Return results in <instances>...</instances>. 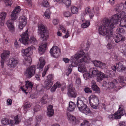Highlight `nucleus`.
I'll use <instances>...</instances> for the list:
<instances>
[{"label": "nucleus", "instance_id": "72a5a7b5", "mask_svg": "<svg viewBox=\"0 0 126 126\" xmlns=\"http://www.w3.org/2000/svg\"><path fill=\"white\" fill-rule=\"evenodd\" d=\"M12 120L8 119L7 118L2 119L1 120V123L2 124L5 125H9L10 126L12 125Z\"/></svg>", "mask_w": 126, "mask_h": 126}, {"label": "nucleus", "instance_id": "9b49d317", "mask_svg": "<svg viewBox=\"0 0 126 126\" xmlns=\"http://www.w3.org/2000/svg\"><path fill=\"white\" fill-rule=\"evenodd\" d=\"M92 71V74L94 75V77L97 76L96 80L98 82L102 81L105 77V74L98 70L96 68H94V70Z\"/></svg>", "mask_w": 126, "mask_h": 126}, {"label": "nucleus", "instance_id": "412c9836", "mask_svg": "<svg viewBox=\"0 0 126 126\" xmlns=\"http://www.w3.org/2000/svg\"><path fill=\"white\" fill-rule=\"evenodd\" d=\"M67 119L74 124H78L80 122L79 120L77 119L75 117L68 112L67 113Z\"/></svg>", "mask_w": 126, "mask_h": 126}, {"label": "nucleus", "instance_id": "603ef678", "mask_svg": "<svg viewBox=\"0 0 126 126\" xmlns=\"http://www.w3.org/2000/svg\"><path fill=\"white\" fill-rule=\"evenodd\" d=\"M25 3L29 7H32V0H25Z\"/></svg>", "mask_w": 126, "mask_h": 126}, {"label": "nucleus", "instance_id": "c85d7f7f", "mask_svg": "<svg viewBox=\"0 0 126 126\" xmlns=\"http://www.w3.org/2000/svg\"><path fill=\"white\" fill-rule=\"evenodd\" d=\"M76 107V105L74 103L70 101L69 103V106L67 108V110L69 111H74Z\"/></svg>", "mask_w": 126, "mask_h": 126}, {"label": "nucleus", "instance_id": "6e6d98bb", "mask_svg": "<svg viewBox=\"0 0 126 126\" xmlns=\"http://www.w3.org/2000/svg\"><path fill=\"white\" fill-rule=\"evenodd\" d=\"M72 66H72V65H70L69 66L68 69V71L66 73V75L67 76H68L71 73L72 71Z\"/></svg>", "mask_w": 126, "mask_h": 126}, {"label": "nucleus", "instance_id": "c03bdc74", "mask_svg": "<svg viewBox=\"0 0 126 126\" xmlns=\"http://www.w3.org/2000/svg\"><path fill=\"white\" fill-rule=\"evenodd\" d=\"M119 116L117 117L116 116V113H115L112 114L108 116V117L110 120H113L114 119H119Z\"/></svg>", "mask_w": 126, "mask_h": 126}, {"label": "nucleus", "instance_id": "3c124183", "mask_svg": "<svg viewBox=\"0 0 126 126\" xmlns=\"http://www.w3.org/2000/svg\"><path fill=\"white\" fill-rule=\"evenodd\" d=\"M42 5L44 7H47L49 6V3L47 0H45L43 1Z\"/></svg>", "mask_w": 126, "mask_h": 126}, {"label": "nucleus", "instance_id": "5fc2aeb1", "mask_svg": "<svg viewBox=\"0 0 126 126\" xmlns=\"http://www.w3.org/2000/svg\"><path fill=\"white\" fill-rule=\"evenodd\" d=\"M99 67L102 69H104L106 68V65L105 63L101 62Z\"/></svg>", "mask_w": 126, "mask_h": 126}, {"label": "nucleus", "instance_id": "58836bf2", "mask_svg": "<svg viewBox=\"0 0 126 126\" xmlns=\"http://www.w3.org/2000/svg\"><path fill=\"white\" fill-rule=\"evenodd\" d=\"M90 25V21L89 20L86 21L85 22L82 24L81 27L82 28H85L88 27Z\"/></svg>", "mask_w": 126, "mask_h": 126}, {"label": "nucleus", "instance_id": "a878e982", "mask_svg": "<svg viewBox=\"0 0 126 126\" xmlns=\"http://www.w3.org/2000/svg\"><path fill=\"white\" fill-rule=\"evenodd\" d=\"M14 120H12V125L10 126H14L15 125L18 124L21 121V116L20 115H17L14 117Z\"/></svg>", "mask_w": 126, "mask_h": 126}, {"label": "nucleus", "instance_id": "0e129e2a", "mask_svg": "<svg viewBox=\"0 0 126 126\" xmlns=\"http://www.w3.org/2000/svg\"><path fill=\"white\" fill-rule=\"evenodd\" d=\"M76 84L78 85H80L81 82L80 79L79 78H77L76 80Z\"/></svg>", "mask_w": 126, "mask_h": 126}, {"label": "nucleus", "instance_id": "bb28decb", "mask_svg": "<svg viewBox=\"0 0 126 126\" xmlns=\"http://www.w3.org/2000/svg\"><path fill=\"white\" fill-rule=\"evenodd\" d=\"M116 43H118L120 41H124L125 39V37L120 34L116 33L115 36H113V38Z\"/></svg>", "mask_w": 126, "mask_h": 126}, {"label": "nucleus", "instance_id": "9d476101", "mask_svg": "<svg viewBox=\"0 0 126 126\" xmlns=\"http://www.w3.org/2000/svg\"><path fill=\"white\" fill-rule=\"evenodd\" d=\"M94 8H93L91 10L88 8H86L83 11V13L81 14V20L83 22L84 21L85 17L86 15L88 14L90 19L92 18L94 16Z\"/></svg>", "mask_w": 126, "mask_h": 126}, {"label": "nucleus", "instance_id": "1a4fd4ad", "mask_svg": "<svg viewBox=\"0 0 126 126\" xmlns=\"http://www.w3.org/2000/svg\"><path fill=\"white\" fill-rule=\"evenodd\" d=\"M89 103L92 108L97 109L99 106V101L97 97L94 95H91L88 98Z\"/></svg>", "mask_w": 126, "mask_h": 126}, {"label": "nucleus", "instance_id": "7c9ffc66", "mask_svg": "<svg viewBox=\"0 0 126 126\" xmlns=\"http://www.w3.org/2000/svg\"><path fill=\"white\" fill-rule=\"evenodd\" d=\"M125 113V110L122 108L120 107L117 111L115 112L116 113V116L117 117H120L119 119L121 118V116L123 115Z\"/></svg>", "mask_w": 126, "mask_h": 126}, {"label": "nucleus", "instance_id": "49530a36", "mask_svg": "<svg viewBox=\"0 0 126 126\" xmlns=\"http://www.w3.org/2000/svg\"><path fill=\"white\" fill-rule=\"evenodd\" d=\"M4 1V3L6 6H11L12 3V0H1Z\"/></svg>", "mask_w": 126, "mask_h": 126}, {"label": "nucleus", "instance_id": "6e6552de", "mask_svg": "<svg viewBox=\"0 0 126 126\" xmlns=\"http://www.w3.org/2000/svg\"><path fill=\"white\" fill-rule=\"evenodd\" d=\"M103 83V85L108 87L107 90L109 92L112 91L114 90L117 91L120 88L118 86L117 81L115 79H114L112 81L108 84L107 83V82L105 81H104Z\"/></svg>", "mask_w": 126, "mask_h": 126}, {"label": "nucleus", "instance_id": "338daca9", "mask_svg": "<svg viewBox=\"0 0 126 126\" xmlns=\"http://www.w3.org/2000/svg\"><path fill=\"white\" fill-rule=\"evenodd\" d=\"M66 86V84L65 83H63L62 84L61 89L62 91H63L64 89L65 88Z\"/></svg>", "mask_w": 126, "mask_h": 126}, {"label": "nucleus", "instance_id": "79ce46f5", "mask_svg": "<svg viewBox=\"0 0 126 126\" xmlns=\"http://www.w3.org/2000/svg\"><path fill=\"white\" fill-rule=\"evenodd\" d=\"M31 106V105L30 103L28 102L25 103L24 107V110L26 111Z\"/></svg>", "mask_w": 126, "mask_h": 126}, {"label": "nucleus", "instance_id": "774afa93", "mask_svg": "<svg viewBox=\"0 0 126 126\" xmlns=\"http://www.w3.org/2000/svg\"><path fill=\"white\" fill-rule=\"evenodd\" d=\"M120 126H126V121L121 122L120 123Z\"/></svg>", "mask_w": 126, "mask_h": 126}, {"label": "nucleus", "instance_id": "052dcab7", "mask_svg": "<svg viewBox=\"0 0 126 126\" xmlns=\"http://www.w3.org/2000/svg\"><path fill=\"white\" fill-rule=\"evenodd\" d=\"M4 44L5 45H6L8 46H10L11 45L10 40L8 39H6L5 40Z\"/></svg>", "mask_w": 126, "mask_h": 126}, {"label": "nucleus", "instance_id": "c9c22d12", "mask_svg": "<svg viewBox=\"0 0 126 126\" xmlns=\"http://www.w3.org/2000/svg\"><path fill=\"white\" fill-rule=\"evenodd\" d=\"M51 14V13L49 10L47 9L45 12L44 17L46 19H49L50 18Z\"/></svg>", "mask_w": 126, "mask_h": 126}, {"label": "nucleus", "instance_id": "f704fd0d", "mask_svg": "<svg viewBox=\"0 0 126 126\" xmlns=\"http://www.w3.org/2000/svg\"><path fill=\"white\" fill-rule=\"evenodd\" d=\"M42 119V116L40 115L37 116L35 119V126H39V124Z\"/></svg>", "mask_w": 126, "mask_h": 126}, {"label": "nucleus", "instance_id": "e433bc0d", "mask_svg": "<svg viewBox=\"0 0 126 126\" xmlns=\"http://www.w3.org/2000/svg\"><path fill=\"white\" fill-rule=\"evenodd\" d=\"M106 75L110 77H112L114 75V72L111 70H106Z\"/></svg>", "mask_w": 126, "mask_h": 126}, {"label": "nucleus", "instance_id": "8fccbe9b", "mask_svg": "<svg viewBox=\"0 0 126 126\" xmlns=\"http://www.w3.org/2000/svg\"><path fill=\"white\" fill-rule=\"evenodd\" d=\"M71 13L68 11L64 12L63 13V15L65 17H69L71 16Z\"/></svg>", "mask_w": 126, "mask_h": 126}, {"label": "nucleus", "instance_id": "c756f323", "mask_svg": "<svg viewBox=\"0 0 126 126\" xmlns=\"http://www.w3.org/2000/svg\"><path fill=\"white\" fill-rule=\"evenodd\" d=\"M91 84L92 88L93 90L95 91L97 93H99L100 90L96 85L95 82L94 80H92L91 82Z\"/></svg>", "mask_w": 126, "mask_h": 126}, {"label": "nucleus", "instance_id": "dca6fc26", "mask_svg": "<svg viewBox=\"0 0 126 126\" xmlns=\"http://www.w3.org/2000/svg\"><path fill=\"white\" fill-rule=\"evenodd\" d=\"M50 52L51 56L52 57L56 58L59 56L60 50L57 47L54 46L52 47Z\"/></svg>", "mask_w": 126, "mask_h": 126}, {"label": "nucleus", "instance_id": "4d7b16f0", "mask_svg": "<svg viewBox=\"0 0 126 126\" xmlns=\"http://www.w3.org/2000/svg\"><path fill=\"white\" fill-rule=\"evenodd\" d=\"M12 104V100L10 99H8L6 101V104L7 105L9 106H11Z\"/></svg>", "mask_w": 126, "mask_h": 126}, {"label": "nucleus", "instance_id": "de8ad7c7", "mask_svg": "<svg viewBox=\"0 0 126 126\" xmlns=\"http://www.w3.org/2000/svg\"><path fill=\"white\" fill-rule=\"evenodd\" d=\"M101 62L100 61L97 60H94L92 61V62L94 65L95 66L97 67H99Z\"/></svg>", "mask_w": 126, "mask_h": 126}, {"label": "nucleus", "instance_id": "2eb2a0df", "mask_svg": "<svg viewBox=\"0 0 126 126\" xmlns=\"http://www.w3.org/2000/svg\"><path fill=\"white\" fill-rule=\"evenodd\" d=\"M18 20V28L19 30L21 31L27 23V18L24 16H22L19 17Z\"/></svg>", "mask_w": 126, "mask_h": 126}, {"label": "nucleus", "instance_id": "b1692460", "mask_svg": "<svg viewBox=\"0 0 126 126\" xmlns=\"http://www.w3.org/2000/svg\"><path fill=\"white\" fill-rule=\"evenodd\" d=\"M94 67L90 68L89 69L88 73V71L84 73L83 74V77L86 80L88 79L89 78L94 77V75L92 74V71L94 70Z\"/></svg>", "mask_w": 126, "mask_h": 126}, {"label": "nucleus", "instance_id": "0eeeda50", "mask_svg": "<svg viewBox=\"0 0 126 126\" xmlns=\"http://www.w3.org/2000/svg\"><path fill=\"white\" fill-rule=\"evenodd\" d=\"M38 33L40 35L43 41H46L48 38V34L46 26L42 22H39L38 25Z\"/></svg>", "mask_w": 126, "mask_h": 126}, {"label": "nucleus", "instance_id": "a18cd8bd", "mask_svg": "<svg viewBox=\"0 0 126 126\" xmlns=\"http://www.w3.org/2000/svg\"><path fill=\"white\" fill-rule=\"evenodd\" d=\"M118 81L119 82L121 83L122 86H121L120 87H122L123 86H124V77L123 76H121L119 77L118 78Z\"/></svg>", "mask_w": 126, "mask_h": 126}, {"label": "nucleus", "instance_id": "5701e85b", "mask_svg": "<svg viewBox=\"0 0 126 126\" xmlns=\"http://www.w3.org/2000/svg\"><path fill=\"white\" fill-rule=\"evenodd\" d=\"M18 63V59L17 58H12L9 61L8 65L11 67H16Z\"/></svg>", "mask_w": 126, "mask_h": 126}, {"label": "nucleus", "instance_id": "20e7f679", "mask_svg": "<svg viewBox=\"0 0 126 126\" xmlns=\"http://www.w3.org/2000/svg\"><path fill=\"white\" fill-rule=\"evenodd\" d=\"M20 11V7L17 6L12 12L11 15V19H9L7 22V27L9 31L11 32H14L15 30L13 20L17 19Z\"/></svg>", "mask_w": 126, "mask_h": 126}, {"label": "nucleus", "instance_id": "f03ea898", "mask_svg": "<svg viewBox=\"0 0 126 126\" xmlns=\"http://www.w3.org/2000/svg\"><path fill=\"white\" fill-rule=\"evenodd\" d=\"M115 10L119 12L113 16L110 19L106 18L103 20V23L105 25L111 26V24L115 25L120 22L119 26L126 27V15L125 11H126V5L123 3L116 6Z\"/></svg>", "mask_w": 126, "mask_h": 126}, {"label": "nucleus", "instance_id": "09e8293b", "mask_svg": "<svg viewBox=\"0 0 126 126\" xmlns=\"http://www.w3.org/2000/svg\"><path fill=\"white\" fill-rule=\"evenodd\" d=\"M40 108L39 105H36L33 108V110L34 112H36L39 110Z\"/></svg>", "mask_w": 126, "mask_h": 126}, {"label": "nucleus", "instance_id": "4c0bfd02", "mask_svg": "<svg viewBox=\"0 0 126 126\" xmlns=\"http://www.w3.org/2000/svg\"><path fill=\"white\" fill-rule=\"evenodd\" d=\"M71 10L72 13L74 14L77 13L78 11V8L75 6H73L71 8Z\"/></svg>", "mask_w": 126, "mask_h": 126}, {"label": "nucleus", "instance_id": "423d86ee", "mask_svg": "<svg viewBox=\"0 0 126 126\" xmlns=\"http://www.w3.org/2000/svg\"><path fill=\"white\" fill-rule=\"evenodd\" d=\"M36 49L35 47L31 46L26 49H22L21 51L22 56L24 58L26 65H30L32 62V59L30 56L32 53L33 50Z\"/></svg>", "mask_w": 126, "mask_h": 126}, {"label": "nucleus", "instance_id": "aec40b11", "mask_svg": "<svg viewBox=\"0 0 126 126\" xmlns=\"http://www.w3.org/2000/svg\"><path fill=\"white\" fill-rule=\"evenodd\" d=\"M59 30H61L63 32L65 33V35L63 36V39H66L69 37L72 31V29L70 30L69 29H68L66 31V29L62 25H61L59 26Z\"/></svg>", "mask_w": 126, "mask_h": 126}, {"label": "nucleus", "instance_id": "6ab92c4d", "mask_svg": "<svg viewBox=\"0 0 126 126\" xmlns=\"http://www.w3.org/2000/svg\"><path fill=\"white\" fill-rule=\"evenodd\" d=\"M68 89L67 94L70 98H75L77 95L75 88L73 87L72 84H71L68 86Z\"/></svg>", "mask_w": 126, "mask_h": 126}, {"label": "nucleus", "instance_id": "13d9d810", "mask_svg": "<svg viewBox=\"0 0 126 126\" xmlns=\"http://www.w3.org/2000/svg\"><path fill=\"white\" fill-rule=\"evenodd\" d=\"M84 91L85 93H91L92 92V91L91 89L88 87H86L84 89Z\"/></svg>", "mask_w": 126, "mask_h": 126}, {"label": "nucleus", "instance_id": "f8f14e48", "mask_svg": "<svg viewBox=\"0 0 126 126\" xmlns=\"http://www.w3.org/2000/svg\"><path fill=\"white\" fill-rule=\"evenodd\" d=\"M36 70V66L35 65H32L26 69L25 72V75L27 77L30 78L34 75Z\"/></svg>", "mask_w": 126, "mask_h": 126}, {"label": "nucleus", "instance_id": "4be33fe9", "mask_svg": "<svg viewBox=\"0 0 126 126\" xmlns=\"http://www.w3.org/2000/svg\"><path fill=\"white\" fill-rule=\"evenodd\" d=\"M39 62L37 64V68L39 70L42 69L46 63L45 58L41 57L39 59Z\"/></svg>", "mask_w": 126, "mask_h": 126}, {"label": "nucleus", "instance_id": "393cba45", "mask_svg": "<svg viewBox=\"0 0 126 126\" xmlns=\"http://www.w3.org/2000/svg\"><path fill=\"white\" fill-rule=\"evenodd\" d=\"M10 53L9 51H4L1 55V64L2 66H3L4 61L7 56H8Z\"/></svg>", "mask_w": 126, "mask_h": 126}, {"label": "nucleus", "instance_id": "864d4df0", "mask_svg": "<svg viewBox=\"0 0 126 126\" xmlns=\"http://www.w3.org/2000/svg\"><path fill=\"white\" fill-rule=\"evenodd\" d=\"M29 41L30 43H34L36 42V40L33 36H32L30 37Z\"/></svg>", "mask_w": 126, "mask_h": 126}, {"label": "nucleus", "instance_id": "e2e57ef3", "mask_svg": "<svg viewBox=\"0 0 126 126\" xmlns=\"http://www.w3.org/2000/svg\"><path fill=\"white\" fill-rule=\"evenodd\" d=\"M59 20L57 18L54 19L52 21L53 24L54 25H56L58 24Z\"/></svg>", "mask_w": 126, "mask_h": 126}, {"label": "nucleus", "instance_id": "37998d69", "mask_svg": "<svg viewBox=\"0 0 126 126\" xmlns=\"http://www.w3.org/2000/svg\"><path fill=\"white\" fill-rule=\"evenodd\" d=\"M62 3L64 4L67 6H69L71 5V0H62Z\"/></svg>", "mask_w": 126, "mask_h": 126}, {"label": "nucleus", "instance_id": "7ed1b4c3", "mask_svg": "<svg viewBox=\"0 0 126 126\" xmlns=\"http://www.w3.org/2000/svg\"><path fill=\"white\" fill-rule=\"evenodd\" d=\"M114 25L111 26L105 25L103 24L98 28L99 33L105 36L106 39L108 43L106 45L107 48L111 51H113L115 49V46L112 43L113 41V34L112 29L114 28Z\"/></svg>", "mask_w": 126, "mask_h": 126}, {"label": "nucleus", "instance_id": "69168bd1", "mask_svg": "<svg viewBox=\"0 0 126 126\" xmlns=\"http://www.w3.org/2000/svg\"><path fill=\"white\" fill-rule=\"evenodd\" d=\"M30 97L32 99L34 98L37 97L36 94L33 93H31L30 94Z\"/></svg>", "mask_w": 126, "mask_h": 126}, {"label": "nucleus", "instance_id": "4468645a", "mask_svg": "<svg viewBox=\"0 0 126 126\" xmlns=\"http://www.w3.org/2000/svg\"><path fill=\"white\" fill-rule=\"evenodd\" d=\"M28 32V30H27L25 32L23 33L20 35L21 37L19 39V41L24 45L28 44L29 35Z\"/></svg>", "mask_w": 126, "mask_h": 126}, {"label": "nucleus", "instance_id": "2f4dec72", "mask_svg": "<svg viewBox=\"0 0 126 126\" xmlns=\"http://www.w3.org/2000/svg\"><path fill=\"white\" fill-rule=\"evenodd\" d=\"M53 107L51 105H49L47 108L48 112H47V115L49 117L52 116L54 114V110L52 109Z\"/></svg>", "mask_w": 126, "mask_h": 126}, {"label": "nucleus", "instance_id": "473e14b6", "mask_svg": "<svg viewBox=\"0 0 126 126\" xmlns=\"http://www.w3.org/2000/svg\"><path fill=\"white\" fill-rule=\"evenodd\" d=\"M40 102L42 104H46L48 103V95L46 94H44L40 100Z\"/></svg>", "mask_w": 126, "mask_h": 126}, {"label": "nucleus", "instance_id": "680f3d73", "mask_svg": "<svg viewBox=\"0 0 126 126\" xmlns=\"http://www.w3.org/2000/svg\"><path fill=\"white\" fill-rule=\"evenodd\" d=\"M54 85L55 87L56 88H60L61 86L60 83L59 82H57L55 83Z\"/></svg>", "mask_w": 126, "mask_h": 126}, {"label": "nucleus", "instance_id": "cd10ccee", "mask_svg": "<svg viewBox=\"0 0 126 126\" xmlns=\"http://www.w3.org/2000/svg\"><path fill=\"white\" fill-rule=\"evenodd\" d=\"M47 43H46L44 44L42 43L40 45L38 48L39 53L41 55L43 54L46 49Z\"/></svg>", "mask_w": 126, "mask_h": 126}, {"label": "nucleus", "instance_id": "f257e3e1", "mask_svg": "<svg viewBox=\"0 0 126 126\" xmlns=\"http://www.w3.org/2000/svg\"><path fill=\"white\" fill-rule=\"evenodd\" d=\"M85 44H82L80 47L81 48L80 51H78L70 58V61L73 67H77L79 66L78 70L82 73L87 72L85 65L82 63H88L91 61L89 56L86 53V51H87L88 49L89 45L88 44L87 47H85Z\"/></svg>", "mask_w": 126, "mask_h": 126}, {"label": "nucleus", "instance_id": "f3484780", "mask_svg": "<svg viewBox=\"0 0 126 126\" xmlns=\"http://www.w3.org/2000/svg\"><path fill=\"white\" fill-rule=\"evenodd\" d=\"M111 68L114 71H116L117 70L118 71L120 72L123 71L126 72V67L124 66L120 62L116 63V65L112 66Z\"/></svg>", "mask_w": 126, "mask_h": 126}, {"label": "nucleus", "instance_id": "ea45409f", "mask_svg": "<svg viewBox=\"0 0 126 126\" xmlns=\"http://www.w3.org/2000/svg\"><path fill=\"white\" fill-rule=\"evenodd\" d=\"M32 123V118H30L29 119L26 120L25 121V124L26 125L30 126Z\"/></svg>", "mask_w": 126, "mask_h": 126}, {"label": "nucleus", "instance_id": "a19ab883", "mask_svg": "<svg viewBox=\"0 0 126 126\" xmlns=\"http://www.w3.org/2000/svg\"><path fill=\"white\" fill-rule=\"evenodd\" d=\"M7 15V13L5 12H2L0 13V19L4 20Z\"/></svg>", "mask_w": 126, "mask_h": 126}, {"label": "nucleus", "instance_id": "39448f33", "mask_svg": "<svg viewBox=\"0 0 126 126\" xmlns=\"http://www.w3.org/2000/svg\"><path fill=\"white\" fill-rule=\"evenodd\" d=\"M87 102V100L83 97L80 96L77 98V105L79 110L86 115L88 114L91 112L85 104Z\"/></svg>", "mask_w": 126, "mask_h": 126}, {"label": "nucleus", "instance_id": "ddd939ff", "mask_svg": "<svg viewBox=\"0 0 126 126\" xmlns=\"http://www.w3.org/2000/svg\"><path fill=\"white\" fill-rule=\"evenodd\" d=\"M53 76L52 74H50L47 77V79L44 82L45 88L46 90L49 89L53 84Z\"/></svg>", "mask_w": 126, "mask_h": 126}, {"label": "nucleus", "instance_id": "a211bd4d", "mask_svg": "<svg viewBox=\"0 0 126 126\" xmlns=\"http://www.w3.org/2000/svg\"><path fill=\"white\" fill-rule=\"evenodd\" d=\"M24 83L23 82H21L20 88L23 92L27 94L26 91L27 89H29V90H32V88L33 87L32 83L30 82L27 81H26L25 86L23 85Z\"/></svg>", "mask_w": 126, "mask_h": 126}, {"label": "nucleus", "instance_id": "bf43d9fd", "mask_svg": "<svg viewBox=\"0 0 126 126\" xmlns=\"http://www.w3.org/2000/svg\"><path fill=\"white\" fill-rule=\"evenodd\" d=\"M117 32L120 33H123L125 32V31L123 28H119L117 30Z\"/></svg>", "mask_w": 126, "mask_h": 126}]
</instances>
